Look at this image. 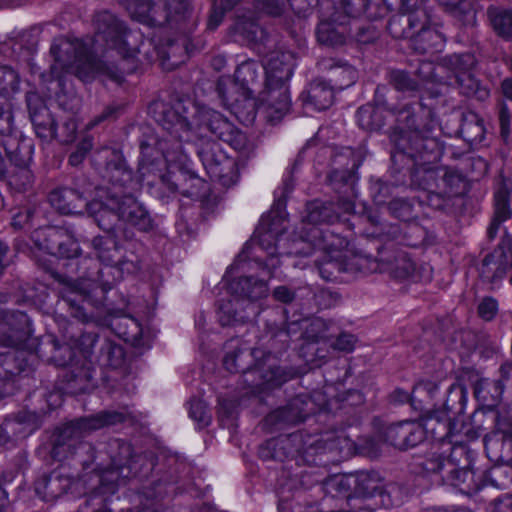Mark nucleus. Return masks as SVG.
<instances>
[{"instance_id":"20","label":"nucleus","mask_w":512,"mask_h":512,"mask_svg":"<svg viewBox=\"0 0 512 512\" xmlns=\"http://www.w3.org/2000/svg\"><path fill=\"white\" fill-rule=\"evenodd\" d=\"M469 464V450L465 445H454L449 447V454L443 452H431L421 463L422 469L428 473H440L443 480L448 474L456 471V465Z\"/></svg>"},{"instance_id":"61","label":"nucleus","mask_w":512,"mask_h":512,"mask_svg":"<svg viewBox=\"0 0 512 512\" xmlns=\"http://www.w3.org/2000/svg\"><path fill=\"white\" fill-rule=\"evenodd\" d=\"M439 166L431 164L417 165L411 174L412 184L424 191H432L438 175Z\"/></svg>"},{"instance_id":"3","label":"nucleus","mask_w":512,"mask_h":512,"mask_svg":"<svg viewBox=\"0 0 512 512\" xmlns=\"http://www.w3.org/2000/svg\"><path fill=\"white\" fill-rule=\"evenodd\" d=\"M134 236L132 231L124 229V244L120 243L117 235H98L92 239L91 246L105 267L95 273L88 272L85 277L99 284L103 293L110 290L123 274H136L141 270L146 247Z\"/></svg>"},{"instance_id":"58","label":"nucleus","mask_w":512,"mask_h":512,"mask_svg":"<svg viewBox=\"0 0 512 512\" xmlns=\"http://www.w3.org/2000/svg\"><path fill=\"white\" fill-rule=\"evenodd\" d=\"M484 484L498 488L507 489L512 484V466L507 464H498L490 469L482 471Z\"/></svg>"},{"instance_id":"50","label":"nucleus","mask_w":512,"mask_h":512,"mask_svg":"<svg viewBox=\"0 0 512 512\" xmlns=\"http://www.w3.org/2000/svg\"><path fill=\"white\" fill-rule=\"evenodd\" d=\"M442 34L431 25L423 31L413 34L410 41V47L418 54H426L430 51L437 50L442 46Z\"/></svg>"},{"instance_id":"13","label":"nucleus","mask_w":512,"mask_h":512,"mask_svg":"<svg viewBox=\"0 0 512 512\" xmlns=\"http://www.w3.org/2000/svg\"><path fill=\"white\" fill-rule=\"evenodd\" d=\"M30 238L36 248L57 257L74 258L81 253L74 235L63 227H41L34 230Z\"/></svg>"},{"instance_id":"57","label":"nucleus","mask_w":512,"mask_h":512,"mask_svg":"<svg viewBox=\"0 0 512 512\" xmlns=\"http://www.w3.org/2000/svg\"><path fill=\"white\" fill-rule=\"evenodd\" d=\"M242 99H231L222 95V98L231 103L232 111L236 117L242 122H252L256 116V100L255 94L244 95L241 92Z\"/></svg>"},{"instance_id":"47","label":"nucleus","mask_w":512,"mask_h":512,"mask_svg":"<svg viewBox=\"0 0 512 512\" xmlns=\"http://www.w3.org/2000/svg\"><path fill=\"white\" fill-rule=\"evenodd\" d=\"M33 355L16 348L14 351H7L0 354V366L7 376H14L30 369V362Z\"/></svg>"},{"instance_id":"4","label":"nucleus","mask_w":512,"mask_h":512,"mask_svg":"<svg viewBox=\"0 0 512 512\" xmlns=\"http://www.w3.org/2000/svg\"><path fill=\"white\" fill-rule=\"evenodd\" d=\"M264 66L265 87L262 99L266 102V114L270 123H278L290 110L291 101L288 81L296 66V55L292 51L269 52Z\"/></svg>"},{"instance_id":"24","label":"nucleus","mask_w":512,"mask_h":512,"mask_svg":"<svg viewBox=\"0 0 512 512\" xmlns=\"http://www.w3.org/2000/svg\"><path fill=\"white\" fill-rule=\"evenodd\" d=\"M383 439L399 450L413 448L423 442V431L420 423L401 421L385 427L381 433Z\"/></svg>"},{"instance_id":"56","label":"nucleus","mask_w":512,"mask_h":512,"mask_svg":"<svg viewBox=\"0 0 512 512\" xmlns=\"http://www.w3.org/2000/svg\"><path fill=\"white\" fill-rule=\"evenodd\" d=\"M447 395L443 403V410L456 415L463 412L466 403V389L463 385L454 381L450 384H444Z\"/></svg>"},{"instance_id":"42","label":"nucleus","mask_w":512,"mask_h":512,"mask_svg":"<svg viewBox=\"0 0 512 512\" xmlns=\"http://www.w3.org/2000/svg\"><path fill=\"white\" fill-rule=\"evenodd\" d=\"M350 29L343 23H336L334 19L321 21L316 28L317 41L327 47H339L346 43Z\"/></svg>"},{"instance_id":"60","label":"nucleus","mask_w":512,"mask_h":512,"mask_svg":"<svg viewBox=\"0 0 512 512\" xmlns=\"http://www.w3.org/2000/svg\"><path fill=\"white\" fill-rule=\"evenodd\" d=\"M462 182L460 174L455 171L449 170L446 167H438V175L435 180V187L432 191L440 192L451 196L456 192Z\"/></svg>"},{"instance_id":"44","label":"nucleus","mask_w":512,"mask_h":512,"mask_svg":"<svg viewBox=\"0 0 512 512\" xmlns=\"http://www.w3.org/2000/svg\"><path fill=\"white\" fill-rule=\"evenodd\" d=\"M125 351L122 345L102 338L99 342V351L94 356V362L100 367L118 369L125 363Z\"/></svg>"},{"instance_id":"18","label":"nucleus","mask_w":512,"mask_h":512,"mask_svg":"<svg viewBox=\"0 0 512 512\" xmlns=\"http://www.w3.org/2000/svg\"><path fill=\"white\" fill-rule=\"evenodd\" d=\"M31 334V321L26 313L11 311L0 318V346L20 348Z\"/></svg>"},{"instance_id":"25","label":"nucleus","mask_w":512,"mask_h":512,"mask_svg":"<svg viewBox=\"0 0 512 512\" xmlns=\"http://www.w3.org/2000/svg\"><path fill=\"white\" fill-rule=\"evenodd\" d=\"M120 219L140 232L148 233L155 227L148 210L134 196L130 194L119 195Z\"/></svg>"},{"instance_id":"45","label":"nucleus","mask_w":512,"mask_h":512,"mask_svg":"<svg viewBox=\"0 0 512 512\" xmlns=\"http://www.w3.org/2000/svg\"><path fill=\"white\" fill-rule=\"evenodd\" d=\"M445 380H421L412 390V407L424 410L426 405L433 404L439 395L440 388H444Z\"/></svg>"},{"instance_id":"63","label":"nucleus","mask_w":512,"mask_h":512,"mask_svg":"<svg viewBox=\"0 0 512 512\" xmlns=\"http://www.w3.org/2000/svg\"><path fill=\"white\" fill-rule=\"evenodd\" d=\"M47 345L50 346L51 353L48 357L49 361L61 367H69L73 364L74 350L69 344L59 343L56 339L51 338Z\"/></svg>"},{"instance_id":"17","label":"nucleus","mask_w":512,"mask_h":512,"mask_svg":"<svg viewBox=\"0 0 512 512\" xmlns=\"http://www.w3.org/2000/svg\"><path fill=\"white\" fill-rule=\"evenodd\" d=\"M135 70V65L125 67L98 63L89 47H87L85 54L78 57L71 65V69H67L65 74H73L83 82H90L97 73L102 72L112 81L122 83L125 75L133 73Z\"/></svg>"},{"instance_id":"6","label":"nucleus","mask_w":512,"mask_h":512,"mask_svg":"<svg viewBox=\"0 0 512 512\" xmlns=\"http://www.w3.org/2000/svg\"><path fill=\"white\" fill-rule=\"evenodd\" d=\"M274 225L273 222L267 229L258 230V245L268 253V257L259 265L270 277L275 276L276 269L281 265L279 256H309L314 251L310 233L306 237L290 238L286 236L285 228L278 233Z\"/></svg>"},{"instance_id":"10","label":"nucleus","mask_w":512,"mask_h":512,"mask_svg":"<svg viewBox=\"0 0 512 512\" xmlns=\"http://www.w3.org/2000/svg\"><path fill=\"white\" fill-rule=\"evenodd\" d=\"M94 26L97 41L105 42L107 47L116 50L122 56L120 65L125 67L135 65L137 67L135 58L139 51L128 47L126 37L129 30L123 21L110 11L105 10L95 14Z\"/></svg>"},{"instance_id":"8","label":"nucleus","mask_w":512,"mask_h":512,"mask_svg":"<svg viewBox=\"0 0 512 512\" xmlns=\"http://www.w3.org/2000/svg\"><path fill=\"white\" fill-rule=\"evenodd\" d=\"M88 434L80 418L58 428L51 449L52 458L60 462L76 458L79 464L87 468L96 458L94 446L83 441Z\"/></svg>"},{"instance_id":"22","label":"nucleus","mask_w":512,"mask_h":512,"mask_svg":"<svg viewBox=\"0 0 512 512\" xmlns=\"http://www.w3.org/2000/svg\"><path fill=\"white\" fill-rule=\"evenodd\" d=\"M358 165L355 159L347 168H334L328 175V181L335 192L343 194L339 197L337 205L344 213H352L354 210V202L352 197L355 196V185L357 181L356 169Z\"/></svg>"},{"instance_id":"33","label":"nucleus","mask_w":512,"mask_h":512,"mask_svg":"<svg viewBox=\"0 0 512 512\" xmlns=\"http://www.w3.org/2000/svg\"><path fill=\"white\" fill-rule=\"evenodd\" d=\"M73 483V476L62 470H54L36 480L35 492L43 500L53 501L65 494Z\"/></svg>"},{"instance_id":"43","label":"nucleus","mask_w":512,"mask_h":512,"mask_svg":"<svg viewBox=\"0 0 512 512\" xmlns=\"http://www.w3.org/2000/svg\"><path fill=\"white\" fill-rule=\"evenodd\" d=\"M439 81L445 91L450 87L456 88L461 94L467 97H473L479 101H485L490 95L489 89L475 77L473 72L454 80H444V77H440Z\"/></svg>"},{"instance_id":"40","label":"nucleus","mask_w":512,"mask_h":512,"mask_svg":"<svg viewBox=\"0 0 512 512\" xmlns=\"http://www.w3.org/2000/svg\"><path fill=\"white\" fill-rule=\"evenodd\" d=\"M264 66L254 60H247L238 65L234 77L244 95L255 94L260 87Z\"/></svg>"},{"instance_id":"16","label":"nucleus","mask_w":512,"mask_h":512,"mask_svg":"<svg viewBox=\"0 0 512 512\" xmlns=\"http://www.w3.org/2000/svg\"><path fill=\"white\" fill-rule=\"evenodd\" d=\"M432 114V110L420 102L405 104L400 109H392L391 115L398 126L391 135L431 133L434 130Z\"/></svg>"},{"instance_id":"12","label":"nucleus","mask_w":512,"mask_h":512,"mask_svg":"<svg viewBox=\"0 0 512 512\" xmlns=\"http://www.w3.org/2000/svg\"><path fill=\"white\" fill-rule=\"evenodd\" d=\"M228 35L233 41L246 45L259 56L269 55L277 44L276 37L267 28L247 16H237L228 28Z\"/></svg>"},{"instance_id":"9","label":"nucleus","mask_w":512,"mask_h":512,"mask_svg":"<svg viewBox=\"0 0 512 512\" xmlns=\"http://www.w3.org/2000/svg\"><path fill=\"white\" fill-rule=\"evenodd\" d=\"M324 447L317 441L304 447L303 437L300 433H292L269 439L258 450V455L263 461L275 460L283 462L300 456L304 461L313 465H325L323 460Z\"/></svg>"},{"instance_id":"19","label":"nucleus","mask_w":512,"mask_h":512,"mask_svg":"<svg viewBox=\"0 0 512 512\" xmlns=\"http://www.w3.org/2000/svg\"><path fill=\"white\" fill-rule=\"evenodd\" d=\"M3 152H5L9 165L31 164L34 144L31 139L21 134L13 133L0 136V177L5 176L7 165Z\"/></svg>"},{"instance_id":"2","label":"nucleus","mask_w":512,"mask_h":512,"mask_svg":"<svg viewBox=\"0 0 512 512\" xmlns=\"http://www.w3.org/2000/svg\"><path fill=\"white\" fill-rule=\"evenodd\" d=\"M170 137H149L140 142V159L138 171L142 182L159 192V197L165 193H179L192 199H201L209 191L206 181L195 173L179 168L171 170L169 163L183 165L187 160L184 145L175 141L170 145Z\"/></svg>"},{"instance_id":"46","label":"nucleus","mask_w":512,"mask_h":512,"mask_svg":"<svg viewBox=\"0 0 512 512\" xmlns=\"http://www.w3.org/2000/svg\"><path fill=\"white\" fill-rule=\"evenodd\" d=\"M4 178L9 188L17 193L30 190L35 180L30 164L6 165Z\"/></svg>"},{"instance_id":"59","label":"nucleus","mask_w":512,"mask_h":512,"mask_svg":"<svg viewBox=\"0 0 512 512\" xmlns=\"http://www.w3.org/2000/svg\"><path fill=\"white\" fill-rule=\"evenodd\" d=\"M445 10L461 22L463 26H474L476 23V11L469 0L444 3Z\"/></svg>"},{"instance_id":"21","label":"nucleus","mask_w":512,"mask_h":512,"mask_svg":"<svg viewBox=\"0 0 512 512\" xmlns=\"http://www.w3.org/2000/svg\"><path fill=\"white\" fill-rule=\"evenodd\" d=\"M26 104L36 135L46 142L54 140L57 123L44 99L37 92H28Z\"/></svg>"},{"instance_id":"15","label":"nucleus","mask_w":512,"mask_h":512,"mask_svg":"<svg viewBox=\"0 0 512 512\" xmlns=\"http://www.w3.org/2000/svg\"><path fill=\"white\" fill-rule=\"evenodd\" d=\"M87 45L80 39L67 38L58 36L54 38L50 54L54 59V63L50 66L48 74L43 73L45 81H61L67 69H71V65L78 57L85 54Z\"/></svg>"},{"instance_id":"62","label":"nucleus","mask_w":512,"mask_h":512,"mask_svg":"<svg viewBox=\"0 0 512 512\" xmlns=\"http://www.w3.org/2000/svg\"><path fill=\"white\" fill-rule=\"evenodd\" d=\"M379 496L381 503L386 508L397 507L404 503L408 497V490L398 483L382 485Z\"/></svg>"},{"instance_id":"52","label":"nucleus","mask_w":512,"mask_h":512,"mask_svg":"<svg viewBox=\"0 0 512 512\" xmlns=\"http://www.w3.org/2000/svg\"><path fill=\"white\" fill-rule=\"evenodd\" d=\"M383 479L375 471H360L355 476L354 493L356 496L368 498L380 493Z\"/></svg>"},{"instance_id":"26","label":"nucleus","mask_w":512,"mask_h":512,"mask_svg":"<svg viewBox=\"0 0 512 512\" xmlns=\"http://www.w3.org/2000/svg\"><path fill=\"white\" fill-rule=\"evenodd\" d=\"M260 306L234 297L223 300L219 305L218 320L222 326H234L254 320L260 314Z\"/></svg>"},{"instance_id":"64","label":"nucleus","mask_w":512,"mask_h":512,"mask_svg":"<svg viewBox=\"0 0 512 512\" xmlns=\"http://www.w3.org/2000/svg\"><path fill=\"white\" fill-rule=\"evenodd\" d=\"M20 88L19 73L8 65H0V96L8 98Z\"/></svg>"},{"instance_id":"30","label":"nucleus","mask_w":512,"mask_h":512,"mask_svg":"<svg viewBox=\"0 0 512 512\" xmlns=\"http://www.w3.org/2000/svg\"><path fill=\"white\" fill-rule=\"evenodd\" d=\"M376 261L379 263L378 272H387L397 279L408 278L415 270V264L403 251H392L387 248L378 249Z\"/></svg>"},{"instance_id":"11","label":"nucleus","mask_w":512,"mask_h":512,"mask_svg":"<svg viewBox=\"0 0 512 512\" xmlns=\"http://www.w3.org/2000/svg\"><path fill=\"white\" fill-rule=\"evenodd\" d=\"M390 139L396 150L391 155L393 160L399 154L413 159L417 165L433 164L440 160L443 153L442 143L433 131L423 134H395Z\"/></svg>"},{"instance_id":"41","label":"nucleus","mask_w":512,"mask_h":512,"mask_svg":"<svg viewBox=\"0 0 512 512\" xmlns=\"http://www.w3.org/2000/svg\"><path fill=\"white\" fill-rule=\"evenodd\" d=\"M340 210L337 203L313 200L306 205L304 220L313 225L333 224L341 220Z\"/></svg>"},{"instance_id":"34","label":"nucleus","mask_w":512,"mask_h":512,"mask_svg":"<svg viewBox=\"0 0 512 512\" xmlns=\"http://www.w3.org/2000/svg\"><path fill=\"white\" fill-rule=\"evenodd\" d=\"M317 67L322 72L330 73L329 81L333 88L343 90L357 80L356 69L340 59L323 57L318 60Z\"/></svg>"},{"instance_id":"31","label":"nucleus","mask_w":512,"mask_h":512,"mask_svg":"<svg viewBox=\"0 0 512 512\" xmlns=\"http://www.w3.org/2000/svg\"><path fill=\"white\" fill-rule=\"evenodd\" d=\"M309 405H312V403L307 396H296L291 399L286 406L280 407L270 413L265 418V421L271 425L282 423L296 425L303 422L310 415L311 409L308 408Z\"/></svg>"},{"instance_id":"35","label":"nucleus","mask_w":512,"mask_h":512,"mask_svg":"<svg viewBox=\"0 0 512 512\" xmlns=\"http://www.w3.org/2000/svg\"><path fill=\"white\" fill-rule=\"evenodd\" d=\"M188 9L187 0H157L153 1L148 17L155 25L162 26L180 21Z\"/></svg>"},{"instance_id":"53","label":"nucleus","mask_w":512,"mask_h":512,"mask_svg":"<svg viewBox=\"0 0 512 512\" xmlns=\"http://www.w3.org/2000/svg\"><path fill=\"white\" fill-rule=\"evenodd\" d=\"M458 132L466 142L470 144L479 143L485 135L483 120L476 113H465L462 115Z\"/></svg>"},{"instance_id":"49","label":"nucleus","mask_w":512,"mask_h":512,"mask_svg":"<svg viewBox=\"0 0 512 512\" xmlns=\"http://www.w3.org/2000/svg\"><path fill=\"white\" fill-rule=\"evenodd\" d=\"M130 416L127 409L122 411L105 410L89 417L80 418L86 430L90 434L92 431L122 423Z\"/></svg>"},{"instance_id":"48","label":"nucleus","mask_w":512,"mask_h":512,"mask_svg":"<svg viewBox=\"0 0 512 512\" xmlns=\"http://www.w3.org/2000/svg\"><path fill=\"white\" fill-rule=\"evenodd\" d=\"M356 121L358 126L366 132L380 131L386 125L383 111L368 103L358 108Z\"/></svg>"},{"instance_id":"38","label":"nucleus","mask_w":512,"mask_h":512,"mask_svg":"<svg viewBox=\"0 0 512 512\" xmlns=\"http://www.w3.org/2000/svg\"><path fill=\"white\" fill-rule=\"evenodd\" d=\"M511 218L510 189L505 182H502L494 194V213L487 228L488 238L495 239L501 224Z\"/></svg>"},{"instance_id":"7","label":"nucleus","mask_w":512,"mask_h":512,"mask_svg":"<svg viewBox=\"0 0 512 512\" xmlns=\"http://www.w3.org/2000/svg\"><path fill=\"white\" fill-rule=\"evenodd\" d=\"M105 453L110 463L107 466L100 463L95 468L99 482L93 491L95 495L114 494L119 483L130 476L131 464L135 459L132 445L122 439H111L105 446Z\"/></svg>"},{"instance_id":"51","label":"nucleus","mask_w":512,"mask_h":512,"mask_svg":"<svg viewBox=\"0 0 512 512\" xmlns=\"http://www.w3.org/2000/svg\"><path fill=\"white\" fill-rule=\"evenodd\" d=\"M487 17L493 30L502 38H512V9L489 6Z\"/></svg>"},{"instance_id":"54","label":"nucleus","mask_w":512,"mask_h":512,"mask_svg":"<svg viewBox=\"0 0 512 512\" xmlns=\"http://www.w3.org/2000/svg\"><path fill=\"white\" fill-rule=\"evenodd\" d=\"M309 233L314 250H320L330 254L339 250L345 244L344 238L336 235L328 229L322 230L317 227H313Z\"/></svg>"},{"instance_id":"39","label":"nucleus","mask_w":512,"mask_h":512,"mask_svg":"<svg viewBox=\"0 0 512 512\" xmlns=\"http://www.w3.org/2000/svg\"><path fill=\"white\" fill-rule=\"evenodd\" d=\"M470 464L471 459L469 458L468 465H456V471L448 474L446 478V481L450 482L451 485L468 495L477 493L485 487L482 471L476 473L474 470L469 469Z\"/></svg>"},{"instance_id":"28","label":"nucleus","mask_w":512,"mask_h":512,"mask_svg":"<svg viewBox=\"0 0 512 512\" xmlns=\"http://www.w3.org/2000/svg\"><path fill=\"white\" fill-rule=\"evenodd\" d=\"M92 363L85 360L83 363L70 365L63 375L64 390L71 395L89 392L96 387L95 370Z\"/></svg>"},{"instance_id":"23","label":"nucleus","mask_w":512,"mask_h":512,"mask_svg":"<svg viewBox=\"0 0 512 512\" xmlns=\"http://www.w3.org/2000/svg\"><path fill=\"white\" fill-rule=\"evenodd\" d=\"M86 211L98 227L109 234L108 236L116 235L115 227L121 221L118 194L109 193L104 201H90L86 204Z\"/></svg>"},{"instance_id":"5","label":"nucleus","mask_w":512,"mask_h":512,"mask_svg":"<svg viewBox=\"0 0 512 512\" xmlns=\"http://www.w3.org/2000/svg\"><path fill=\"white\" fill-rule=\"evenodd\" d=\"M271 358L270 352L260 348L252 350L235 348L227 352L223 358L225 369L231 373H244L252 376L244 381L255 389H266L280 386L288 380L287 373L275 364H267Z\"/></svg>"},{"instance_id":"27","label":"nucleus","mask_w":512,"mask_h":512,"mask_svg":"<svg viewBox=\"0 0 512 512\" xmlns=\"http://www.w3.org/2000/svg\"><path fill=\"white\" fill-rule=\"evenodd\" d=\"M58 281L63 284L60 290L62 301L68 306L71 316L75 319L85 322L89 315L87 305H91V299L79 283L64 276H58Z\"/></svg>"},{"instance_id":"32","label":"nucleus","mask_w":512,"mask_h":512,"mask_svg":"<svg viewBox=\"0 0 512 512\" xmlns=\"http://www.w3.org/2000/svg\"><path fill=\"white\" fill-rule=\"evenodd\" d=\"M229 291L232 296L243 301L244 304H256L268 296L269 289L266 281L253 276H240L229 283Z\"/></svg>"},{"instance_id":"37","label":"nucleus","mask_w":512,"mask_h":512,"mask_svg":"<svg viewBox=\"0 0 512 512\" xmlns=\"http://www.w3.org/2000/svg\"><path fill=\"white\" fill-rule=\"evenodd\" d=\"M300 98L305 106L317 111L326 110L333 104L334 88L330 83L316 79L301 93Z\"/></svg>"},{"instance_id":"36","label":"nucleus","mask_w":512,"mask_h":512,"mask_svg":"<svg viewBox=\"0 0 512 512\" xmlns=\"http://www.w3.org/2000/svg\"><path fill=\"white\" fill-rule=\"evenodd\" d=\"M476 64L477 60L474 54L454 53L443 56L438 62V69L446 73L444 80H454L473 72Z\"/></svg>"},{"instance_id":"29","label":"nucleus","mask_w":512,"mask_h":512,"mask_svg":"<svg viewBox=\"0 0 512 512\" xmlns=\"http://www.w3.org/2000/svg\"><path fill=\"white\" fill-rule=\"evenodd\" d=\"M420 428L423 431V440L430 438L433 441L444 442L455 428L453 416L443 409H433L423 418Z\"/></svg>"},{"instance_id":"55","label":"nucleus","mask_w":512,"mask_h":512,"mask_svg":"<svg viewBox=\"0 0 512 512\" xmlns=\"http://www.w3.org/2000/svg\"><path fill=\"white\" fill-rule=\"evenodd\" d=\"M342 273L356 274V273H375L379 270V263L376 261V256L370 255H353L349 258H342Z\"/></svg>"},{"instance_id":"14","label":"nucleus","mask_w":512,"mask_h":512,"mask_svg":"<svg viewBox=\"0 0 512 512\" xmlns=\"http://www.w3.org/2000/svg\"><path fill=\"white\" fill-rule=\"evenodd\" d=\"M93 191V184L85 175L77 176L70 186L54 189L49 194V202L62 214H79L82 208L86 209L89 197Z\"/></svg>"},{"instance_id":"1","label":"nucleus","mask_w":512,"mask_h":512,"mask_svg":"<svg viewBox=\"0 0 512 512\" xmlns=\"http://www.w3.org/2000/svg\"><path fill=\"white\" fill-rule=\"evenodd\" d=\"M193 110L191 116L172 109L165 111L161 120L165 134L161 137H170V145L175 141L195 142L197 155L210 178L225 187L234 185L239 177L235 160L206 136H215L245 157L253 152L252 143L222 113L206 106H193Z\"/></svg>"}]
</instances>
